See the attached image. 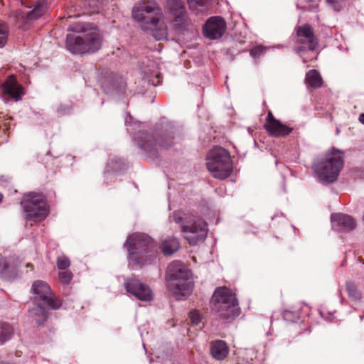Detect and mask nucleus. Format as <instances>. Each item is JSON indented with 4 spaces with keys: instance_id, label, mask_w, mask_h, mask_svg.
Here are the masks:
<instances>
[{
    "instance_id": "1",
    "label": "nucleus",
    "mask_w": 364,
    "mask_h": 364,
    "mask_svg": "<svg viewBox=\"0 0 364 364\" xmlns=\"http://www.w3.org/2000/svg\"><path fill=\"white\" fill-rule=\"evenodd\" d=\"M132 13L142 30L149 31L157 41L166 39L168 29L165 17L155 1H139Z\"/></svg>"
},
{
    "instance_id": "2",
    "label": "nucleus",
    "mask_w": 364,
    "mask_h": 364,
    "mask_svg": "<svg viewBox=\"0 0 364 364\" xmlns=\"http://www.w3.org/2000/svg\"><path fill=\"white\" fill-rule=\"evenodd\" d=\"M166 278L168 288L176 299L181 300L191 293L193 287L192 274L181 262L176 260L169 264Z\"/></svg>"
},
{
    "instance_id": "3",
    "label": "nucleus",
    "mask_w": 364,
    "mask_h": 364,
    "mask_svg": "<svg viewBox=\"0 0 364 364\" xmlns=\"http://www.w3.org/2000/svg\"><path fill=\"white\" fill-rule=\"evenodd\" d=\"M31 290L34 295V301L38 302V304L29 312L36 323L41 324L47 320L48 311L41 305L56 310L60 307L61 302L53 296L50 287L46 282L35 281L33 283Z\"/></svg>"
},
{
    "instance_id": "4",
    "label": "nucleus",
    "mask_w": 364,
    "mask_h": 364,
    "mask_svg": "<svg viewBox=\"0 0 364 364\" xmlns=\"http://www.w3.org/2000/svg\"><path fill=\"white\" fill-rule=\"evenodd\" d=\"M343 164V153L332 148L321 160L314 164L313 168L321 182L333 183L337 180Z\"/></svg>"
},
{
    "instance_id": "5",
    "label": "nucleus",
    "mask_w": 364,
    "mask_h": 364,
    "mask_svg": "<svg viewBox=\"0 0 364 364\" xmlns=\"http://www.w3.org/2000/svg\"><path fill=\"white\" fill-rule=\"evenodd\" d=\"M102 37L94 28L84 34H68L66 48L72 53H95L102 46Z\"/></svg>"
},
{
    "instance_id": "6",
    "label": "nucleus",
    "mask_w": 364,
    "mask_h": 364,
    "mask_svg": "<svg viewBox=\"0 0 364 364\" xmlns=\"http://www.w3.org/2000/svg\"><path fill=\"white\" fill-rule=\"evenodd\" d=\"M173 219L176 223L180 224L185 238L191 245H195L206 237L208 225L202 219L195 215L180 213H175Z\"/></svg>"
},
{
    "instance_id": "7",
    "label": "nucleus",
    "mask_w": 364,
    "mask_h": 364,
    "mask_svg": "<svg viewBox=\"0 0 364 364\" xmlns=\"http://www.w3.org/2000/svg\"><path fill=\"white\" fill-rule=\"evenodd\" d=\"M206 161L208 170L215 178L225 179L232 171V162L230 154L220 146H215L209 151Z\"/></svg>"
},
{
    "instance_id": "8",
    "label": "nucleus",
    "mask_w": 364,
    "mask_h": 364,
    "mask_svg": "<svg viewBox=\"0 0 364 364\" xmlns=\"http://www.w3.org/2000/svg\"><path fill=\"white\" fill-rule=\"evenodd\" d=\"M212 310L226 319L238 316L240 311L235 294L225 287H218L214 291Z\"/></svg>"
},
{
    "instance_id": "9",
    "label": "nucleus",
    "mask_w": 364,
    "mask_h": 364,
    "mask_svg": "<svg viewBox=\"0 0 364 364\" xmlns=\"http://www.w3.org/2000/svg\"><path fill=\"white\" fill-rule=\"evenodd\" d=\"M21 205L27 213V220L42 221L49 213L46 198L42 193H29L25 194Z\"/></svg>"
},
{
    "instance_id": "10",
    "label": "nucleus",
    "mask_w": 364,
    "mask_h": 364,
    "mask_svg": "<svg viewBox=\"0 0 364 364\" xmlns=\"http://www.w3.org/2000/svg\"><path fill=\"white\" fill-rule=\"evenodd\" d=\"M152 239L146 234L135 232L130 235L125 243L124 247L129 252V259L136 264H144L141 261L139 255L146 252L150 247L154 246Z\"/></svg>"
},
{
    "instance_id": "11",
    "label": "nucleus",
    "mask_w": 364,
    "mask_h": 364,
    "mask_svg": "<svg viewBox=\"0 0 364 364\" xmlns=\"http://www.w3.org/2000/svg\"><path fill=\"white\" fill-rule=\"evenodd\" d=\"M1 94L3 100L18 102L25 95L24 88L14 75H9L1 85Z\"/></svg>"
},
{
    "instance_id": "12",
    "label": "nucleus",
    "mask_w": 364,
    "mask_h": 364,
    "mask_svg": "<svg viewBox=\"0 0 364 364\" xmlns=\"http://www.w3.org/2000/svg\"><path fill=\"white\" fill-rule=\"evenodd\" d=\"M124 285L128 293L141 301H149L153 299V293L149 287L136 277L125 279Z\"/></svg>"
},
{
    "instance_id": "13",
    "label": "nucleus",
    "mask_w": 364,
    "mask_h": 364,
    "mask_svg": "<svg viewBox=\"0 0 364 364\" xmlns=\"http://www.w3.org/2000/svg\"><path fill=\"white\" fill-rule=\"evenodd\" d=\"M297 43L299 50L308 49L314 50L318 46V39L314 35L313 28L309 24H304L296 28Z\"/></svg>"
},
{
    "instance_id": "14",
    "label": "nucleus",
    "mask_w": 364,
    "mask_h": 364,
    "mask_svg": "<svg viewBox=\"0 0 364 364\" xmlns=\"http://www.w3.org/2000/svg\"><path fill=\"white\" fill-rule=\"evenodd\" d=\"M226 30V23L220 16L210 17L203 27V35L210 39L220 38Z\"/></svg>"
},
{
    "instance_id": "15",
    "label": "nucleus",
    "mask_w": 364,
    "mask_h": 364,
    "mask_svg": "<svg viewBox=\"0 0 364 364\" xmlns=\"http://www.w3.org/2000/svg\"><path fill=\"white\" fill-rule=\"evenodd\" d=\"M264 127L270 135L276 137L288 136L293 130L291 127L287 126L277 119L272 112H268L266 124L264 125Z\"/></svg>"
},
{
    "instance_id": "16",
    "label": "nucleus",
    "mask_w": 364,
    "mask_h": 364,
    "mask_svg": "<svg viewBox=\"0 0 364 364\" xmlns=\"http://www.w3.org/2000/svg\"><path fill=\"white\" fill-rule=\"evenodd\" d=\"M173 144V137L169 134L159 135L156 138L153 136H147L141 143V148L145 151H151L159 146L161 149H168Z\"/></svg>"
},
{
    "instance_id": "17",
    "label": "nucleus",
    "mask_w": 364,
    "mask_h": 364,
    "mask_svg": "<svg viewBox=\"0 0 364 364\" xmlns=\"http://www.w3.org/2000/svg\"><path fill=\"white\" fill-rule=\"evenodd\" d=\"M21 2L27 8H33V10L27 14V18L29 21L38 19L43 16L47 10L46 0H21Z\"/></svg>"
},
{
    "instance_id": "18",
    "label": "nucleus",
    "mask_w": 364,
    "mask_h": 364,
    "mask_svg": "<svg viewBox=\"0 0 364 364\" xmlns=\"http://www.w3.org/2000/svg\"><path fill=\"white\" fill-rule=\"evenodd\" d=\"M331 221L334 228L346 231L354 229L356 225L355 220L350 215L341 213L332 214Z\"/></svg>"
},
{
    "instance_id": "19",
    "label": "nucleus",
    "mask_w": 364,
    "mask_h": 364,
    "mask_svg": "<svg viewBox=\"0 0 364 364\" xmlns=\"http://www.w3.org/2000/svg\"><path fill=\"white\" fill-rule=\"evenodd\" d=\"M210 352L215 359L222 360L228 356L229 350L225 342L218 340L213 342Z\"/></svg>"
},
{
    "instance_id": "20",
    "label": "nucleus",
    "mask_w": 364,
    "mask_h": 364,
    "mask_svg": "<svg viewBox=\"0 0 364 364\" xmlns=\"http://www.w3.org/2000/svg\"><path fill=\"white\" fill-rule=\"evenodd\" d=\"M305 82L312 88L321 87L323 84L321 76L316 70H311L306 73Z\"/></svg>"
},
{
    "instance_id": "21",
    "label": "nucleus",
    "mask_w": 364,
    "mask_h": 364,
    "mask_svg": "<svg viewBox=\"0 0 364 364\" xmlns=\"http://www.w3.org/2000/svg\"><path fill=\"white\" fill-rule=\"evenodd\" d=\"M166 6L168 16L186 12L184 4L181 0H167Z\"/></svg>"
},
{
    "instance_id": "22",
    "label": "nucleus",
    "mask_w": 364,
    "mask_h": 364,
    "mask_svg": "<svg viewBox=\"0 0 364 364\" xmlns=\"http://www.w3.org/2000/svg\"><path fill=\"white\" fill-rule=\"evenodd\" d=\"M179 242L175 237H170L162 242V252L165 255H171L179 248Z\"/></svg>"
},
{
    "instance_id": "23",
    "label": "nucleus",
    "mask_w": 364,
    "mask_h": 364,
    "mask_svg": "<svg viewBox=\"0 0 364 364\" xmlns=\"http://www.w3.org/2000/svg\"><path fill=\"white\" fill-rule=\"evenodd\" d=\"M170 21L176 30H181L188 24L186 12L169 16Z\"/></svg>"
},
{
    "instance_id": "24",
    "label": "nucleus",
    "mask_w": 364,
    "mask_h": 364,
    "mask_svg": "<svg viewBox=\"0 0 364 364\" xmlns=\"http://www.w3.org/2000/svg\"><path fill=\"white\" fill-rule=\"evenodd\" d=\"M14 334L12 326L6 323H0V344L9 340Z\"/></svg>"
},
{
    "instance_id": "25",
    "label": "nucleus",
    "mask_w": 364,
    "mask_h": 364,
    "mask_svg": "<svg viewBox=\"0 0 364 364\" xmlns=\"http://www.w3.org/2000/svg\"><path fill=\"white\" fill-rule=\"evenodd\" d=\"M93 28L90 27V24L77 22L70 25L68 30L73 31V34H84Z\"/></svg>"
},
{
    "instance_id": "26",
    "label": "nucleus",
    "mask_w": 364,
    "mask_h": 364,
    "mask_svg": "<svg viewBox=\"0 0 364 364\" xmlns=\"http://www.w3.org/2000/svg\"><path fill=\"white\" fill-rule=\"evenodd\" d=\"M346 290L348 296L353 300H358L361 298L360 292L357 289L356 286L352 282L346 283Z\"/></svg>"
},
{
    "instance_id": "27",
    "label": "nucleus",
    "mask_w": 364,
    "mask_h": 364,
    "mask_svg": "<svg viewBox=\"0 0 364 364\" xmlns=\"http://www.w3.org/2000/svg\"><path fill=\"white\" fill-rule=\"evenodd\" d=\"M9 27L6 23L0 22V48H3L8 40Z\"/></svg>"
},
{
    "instance_id": "28",
    "label": "nucleus",
    "mask_w": 364,
    "mask_h": 364,
    "mask_svg": "<svg viewBox=\"0 0 364 364\" xmlns=\"http://www.w3.org/2000/svg\"><path fill=\"white\" fill-rule=\"evenodd\" d=\"M57 267L59 269L64 270L68 268L70 265V262L65 256H59L57 258Z\"/></svg>"
},
{
    "instance_id": "29",
    "label": "nucleus",
    "mask_w": 364,
    "mask_h": 364,
    "mask_svg": "<svg viewBox=\"0 0 364 364\" xmlns=\"http://www.w3.org/2000/svg\"><path fill=\"white\" fill-rule=\"evenodd\" d=\"M58 277L62 283L68 284L73 278V274L71 272L68 270L63 271L58 273Z\"/></svg>"
},
{
    "instance_id": "30",
    "label": "nucleus",
    "mask_w": 364,
    "mask_h": 364,
    "mask_svg": "<svg viewBox=\"0 0 364 364\" xmlns=\"http://www.w3.org/2000/svg\"><path fill=\"white\" fill-rule=\"evenodd\" d=\"M267 50V48L262 46H257L253 47L250 50V55L254 58L259 57L262 55Z\"/></svg>"
},
{
    "instance_id": "31",
    "label": "nucleus",
    "mask_w": 364,
    "mask_h": 364,
    "mask_svg": "<svg viewBox=\"0 0 364 364\" xmlns=\"http://www.w3.org/2000/svg\"><path fill=\"white\" fill-rule=\"evenodd\" d=\"M208 0H188V4L191 9H197L199 6H203Z\"/></svg>"
},
{
    "instance_id": "32",
    "label": "nucleus",
    "mask_w": 364,
    "mask_h": 364,
    "mask_svg": "<svg viewBox=\"0 0 364 364\" xmlns=\"http://www.w3.org/2000/svg\"><path fill=\"white\" fill-rule=\"evenodd\" d=\"M9 268V264L6 259L0 258V276H4Z\"/></svg>"
},
{
    "instance_id": "33",
    "label": "nucleus",
    "mask_w": 364,
    "mask_h": 364,
    "mask_svg": "<svg viewBox=\"0 0 364 364\" xmlns=\"http://www.w3.org/2000/svg\"><path fill=\"white\" fill-rule=\"evenodd\" d=\"M191 322L196 325L200 321V314L198 311H193L190 313Z\"/></svg>"
},
{
    "instance_id": "34",
    "label": "nucleus",
    "mask_w": 364,
    "mask_h": 364,
    "mask_svg": "<svg viewBox=\"0 0 364 364\" xmlns=\"http://www.w3.org/2000/svg\"><path fill=\"white\" fill-rule=\"evenodd\" d=\"M58 112H60V113H61V114H65V113H66V111H65V110H64V109H63V105H60V106L58 107Z\"/></svg>"
},
{
    "instance_id": "35",
    "label": "nucleus",
    "mask_w": 364,
    "mask_h": 364,
    "mask_svg": "<svg viewBox=\"0 0 364 364\" xmlns=\"http://www.w3.org/2000/svg\"><path fill=\"white\" fill-rule=\"evenodd\" d=\"M359 121L360 123L364 124V113H362L359 116Z\"/></svg>"
},
{
    "instance_id": "36",
    "label": "nucleus",
    "mask_w": 364,
    "mask_h": 364,
    "mask_svg": "<svg viewBox=\"0 0 364 364\" xmlns=\"http://www.w3.org/2000/svg\"><path fill=\"white\" fill-rule=\"evenodd\" d=\"M326 1L328 3V4H334V1L333 0H326Z\"/></svg>"
},
{
    "instance_id": "37",
    "label": "nucleus",
    "mask_w": 364,
    "mask_h": 364,
    "mask_svg": "<svg viewBox=\"0 0 364 364\" xmlns=\"http://www.w3.org/2000/svg\"><path fill=\"white\" fill-rule=\"evenodd\" d=\"M2 198H3V195L1 193H0V203L1 202Z\"/></svg>"
},
{
    "instance_id": "38",
    "label": "nucleus",
    "mask_w": 364,
    "mask_h": 364,
    "mask_svg": "<svg viewBox=\"0 0 364 364\" xmlns=\"http://www.w3.org/2000/svg\"><path fill=\"white\" fill-rule=\"evenodd\" d=\"M314 0H306L307 2L309 3H312Z\"/></svg>"
},
{
    "instance_id": "39",
    "label": "nucleus",
    "mask_w": 364,
    "mask_h": 364,
    "mask_svg": "<svg viewBox=\"0 0 364 364\" xmlns=\"http://www.w3.org/2000/svg\"><path fill=\"white\" fill-rule=\"evenodd\" d=\"M335 9L337 11H339V8H337L336 6H335Z\"/></svg>"
},
{
    "instance_id": "40",
    "label": "nucleus",
    "mask_w": 364,
    "mask_h": 364,
    "mask_svg": "<svg viewBox=\"0 0 364 364\" xmlns=\"http://www.w3.org/2000/svg\"><path fill=\"white\" fill-rule=\"evenodd\" d=\"M27 267H32V264H27Z\"/></svg>"
}]
</instances>
